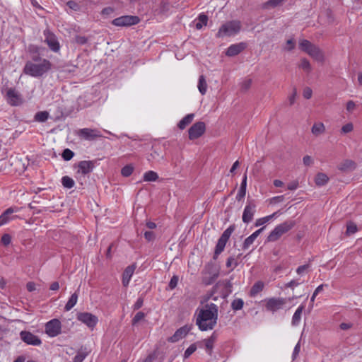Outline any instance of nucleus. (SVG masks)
Instances as JSON below:
<instances>
[{"mask_svg":"<svg viewBox=\"0 0 362 362\" xmlns=\"http://www.w3.org/2000/svg\"><path fill=\"white\" fill-rule=\"evenodd\" d=\"M218 306L213 303H207L199 310L196 324L202 331L213 329L217 323Z\"/></svg>","mask_w":362,"mask_h":362,"instance_id":"obj_1","label":"nucleus"},{"mask_svg":"<svg viewBox=\"0 0 362 362\" xmlns=\"http://www.w3.org/2000/svg\"><path fill=\"white\" fill-rule=\"evenodd\" d=\"M52 69V63L49 60H42V62L34 63L26 62L23 69V74L34 78H40Z\"/></svg>","mask_w":362,"mask_h":362,"instance_id":"obj_2","label":"nucleus"},{"mask_svg":"<svg viewBox=\"0 0 362 362\" xmlns=\"http://www.w3.org/2000/svg\"><path fill=\"white\" fill-rule=\"evenodd\" d=\"M295 225L296 222L293 220H287L277 225L267 236V241L275 242L278 240L284 234L291 230Z\"/></svg>","mask_w":362,"mask_h":362,"instance_id":"obj_3","label":"nucleus"},{"mask_svg":"<svg viewBox=\"0 0 362 362\" xmlns=\"http://www.w3.org/2000/svg\"><path fill=\"white\" fill-rule=\"evenodd\" d=\"M241 28L240 22L238 21H230L223 24L218 33L216 37H231L238 34Z\"/></svg>","mask_w":362,"mask_h":362,"instance_id":"obj_4","label":"nucleus"},{"mask_svg":"<svg viewBox=\"0 0 362 362\" xmlns=\"http://www.w3.org/2000/svg\"><path fill=\"white\" fill-rule=\"evenodd\" d=\"M235 228V226L231 225L223 231L216 245L214 259H217L218 256L224 250L225 246Z\"/></svg>","mask_w":362,"mask_h":362,"instance_id":"obj_5","label":"nucleus"},{"mask_svg":"<svg viewBox=\"0 0 362 362\" xmlns=\"http://www.w3.org/2000/svg\"><path fill=\"white\" fill-rule=\"evenodd\" d=\"M257 204L254 199H247L246 206L244 209L242 220L245 223L251 222L256 212Z\"/></svg>","mask_w":362,"mask_h":362,"instance_id":"obj_6","label":"nucleus"},{"mask_svg":"<svg viewBox=\"0 0 362 362\" xmlns=\"http://www.w3.org/2000/svg\"><path fill=\"white\" fill-rule=\"evenodd\" d=\"M62 324L58 319H52L45 324V333L50 337H54L61 333Z\"/></svg>","mask_w":362,"mask_h":362,"instance_id":"obj_7","label":"nucleus"},{"mask_svg":"<svg viewBox=\"0 0 362 362\" xmlns=\"http://www.w3.org/2000/svg\"><path fill=\"white\" fill-rule=\"evenodd\" d=\"M6 99L11 106H18L23 103L21 95L13 88L6 90Z\"/></svg>","mask_w":362,"mask_h":362,"instance_id":"obj_8","label":"nucleus"},{"mask_svg":"<svg viewBox=\"0 0 362 362\" xmlns=\"http://www.w3.org/2000/svg\"><path fill=\"white\" fill-rule=\"evenodd\" d=\"M44 36L45 42L48 45L49 48L52 51L57 52L60 49V45L56 35L49 30L47 29L44 30Z\"/></svg>","mask_w":362,"mask_h":362,"instance_id":"obj_9","label":"nucleus"},{"mask_svg":"<svg viewBox=\"0 0 362 362\" xmlns=\"http://www.w3.org/2000/svg\"><path fill=\"white\" fill-rule=\"evenodd\" d=\"M139 18L136 16H123L112 21L115 26H130L139 23Z\"/></svg>","mask_w":362,"mask_h":362,"instance_id":"obj_10","label":"nucleus"},{"mask_svg":"<svg viewBox=\"0 0 362 362\" xmlns=\"http://www.w3.org/2000/svg\"><path fill=\"white\" fill-rule=\"evenodd\" d=\"M206 125L203 122L194 123L188 130L189 139L194 140L198 139L205 132Z\"/></svg>","mask_w":362,"mask_h":362,"instance_id":"obj_11","label":"nucleus"},{"mask_svg":"<svg viewBox=\"0 0 362 362\" xmlns=\"http://www.w3.org/2000/svg\"><path fill=\"white\" fill-rule=\"evenodd\" d=\"M20 337L21 340L28 345L40 346L42 344L41 339L37 336L28 331H21Z\"/></svg>","mask_w":362,"mask_h":362,"instance_id":"obj_12","label":"nucleus"},{"mask_svg":"<svg viewBox=\"0 0 362 362\" xmlns=\"http://www.w3.org/2000/svg\"><path fill=\"white\" fill-rule=\"evenodd\" d=\"M77 320L86 325L88 327H94L98 322V317L90 313H80L77 315Z\"/></svg>","mask_w":362,"mask_h":362,"instance_id":"obj_13","label":"nucleus"},{"mask_svg":"<svg viewBox=\"0 0 362 362\" xmlns=\"http://www.w3.org/2000/svg\"><path fill=\"white\" fill-rule=\"evenodd\" d=\"M286 301L282 298H271L267 300L266 309L269 311L275 312L281 309Z\"/></svg>","mask_w":362,"mask_h":362,"instance_id":"obj_14","label":"nucleus"},{"mask_svg":"<svg viewBox=\"0 0 362 362\" xmlns=\"http://www.w3.org/2000/svg\"><path fill=\"white\" fill-rule=\"evenodd\" d=\"M78 135L86 140H93L97 137L101 136L100 132L95 129L83 128L78 132Z\"/></svg>","mask_w":362,"mask_h":362,"instance_id":"obj_15","label":"nucleus"},{"mask_svg":"<svg viewBox=\"0 0 362 362\" xmlns=\"http://www.w3.org/2000/svg\"><path fill=\"white\" fill-rule=\"evenodd\" d=\"M190 326H183L176 330L175 334L168 339V341L175 343L178 341L180 339L184 338L188 332L190 331Z\"/></svg>","mask_w":362,"mask_h":362,"instance_id":"obj_16","label":"nucleus"},{"mask_svg":"<svg viewBox=\"0 0 362 362\" xmlns=\"http://www.w3.org/2000/svg\"><path fill=\"white\" fill-rule=\"evenodd\" d=\"M95 167L94 160H82L78 163V170L83 175H86L91 173Z\"/></svg>","mask_w":362,"mask_h":362,"instance_id":"obj_17","label":"nucleus"},{"mask_svg":"<svg viewBox=\"0 0 362 362\" xmlns=\"http://www.w3.org/2000/svg\"><path fill=\"white\" fill-rule=\"evenodd\" d=\"M247 45L245 42H240L231 45L228 47L226 52V54L228 57H234L240 54L246 48Z\"/></svg>","mask_w":362,"mask_h":362,"instance_id":"obj_18","label":"nucleus"},{"mask_svg":"<svg viewBox=\"0 0 362 362\" xmlns=\"http://www.w3.org/2000/svg\"><path fill=\"white\" fill-rule=\"evenodd\" d=\"M217 338V335L215 332H214L211 336L202 341L199 343V346L202 347L204 346L206 351L209 353V355L211 354L212 349L214 348V344L216 341Z\"/></svg>","mask_w":362,"mask_h":362,"instance_id":"obj_19","label":"nucleus"},{"mask_svg":"<svg viewBox=\"0 0 362 362\" xmlns=\"http://www.w3.org/2000/svg\"><path fill=\"white\" fill-rule=\"evenodd\" d=\"M136 266L134 264H132L128 266L124 269L122 274V284L124 286L127 287L129 285V283L134 272Z\"/></svg>","mask_w":362,"mask_h":362,"instance_id":"obj_20","label":"nucleus"},{"mask_svg":"<svg viewBox=\"0 0 362 362\" xmlns=\"http://www.w3.org/2000/svg\"><path fill=\"white\" fill-rule=\"evenodd\" d=\"M308 54L318 62H323L325 59L323 52L320 49L319 47L316 46L314 44L312 48H310Z\"/></svg>","mask_w":362,"mask_h":362,"instance_id":"obj_21","label":"nucleus"},{"mask_svg":"<svg viewBox=\"0 0 362 362\" xmlns=\"http://www.w3.org/2000/svg\"><path fill=\"white\" fill-rule=\"evenodd\" d=\"M356 163L351 160H344L338 165V169L344 173L351 172L356 168Z\"/></svg>","mask_w":362,"mask_h":362,"instance_id":"obj_22","label":"nucleus"},{"mask_svg":"<svg viewBox=\"0 0 362 362\" xmlns=\"http://www.w3.org/2000/svg\"><path fill=\"white\" fill-rule=\"evenodd\" d=\"M89 351L86 347L81 346L77 351L76 355L73 359V362H83L86 357L88 355Z\"/></svg>","mask_w":362,"mask_h":362,"instance_id":"obj_23","label":"nucleus"},{"mask_svg":"<svg viewBox=\"0 0 362 362\" xmlns=\"http://www.w3.org/2000/svg\"><path fill=\"white\" fill-rule=\"evenodd\" d=\"M194 114L191 113L184 117L177 124V127L180 129H185L193 120Z\"/></svg>","mask_w":362,"mask_h":362,"instance_id":"obj_24","label":"nucleus"},{"mask_svg":"<svg viewBox=\"0 0 362 362\" xmlns=\"http://www.w3.org/2000/svg\"><path fill=\"white\" fill-rule=\"evenodd\" d=\"M329 181L328 176L322 173H318L315 179L316 185L321 187L325 185Z\"/></svg>","mask_w":362,"mask_h":362,"instance_id":"obj_25","label":"nucleus"},{"mask_svg":"<svg viewBox=\"0 0 362 362\" xmlns=\"http://www.w3.org/2000/svg\"><path fill=\"white\" fill-rule=\"evenodd\" d=\"M279 214V211H276V212L273 213L272 214L267 216L265 217L259 218L256 220L255 226L256 227L262 226L264 223L269 222L272 218L276 217Z\"/></svg>","mask_w":362,"mask_h":362,"instance_id":"obj_26","label":"nucleus"},{"mask_svg":"<svg viewBox=\"0 0 362 362\" xmlns=\"http://www.w3.org/2000/svg\"><path fill=\"white\" fill-rule=\"evenodd\" d=\"M303 309L304 306L300 305L294 313L291 322L293 326H296L299 324Z\"/></svg>","mask_w":362,"mask_h":362,"instance_id":"obj_27","label":"nucleus"},{"mask_svg":"<svg viewBox=\"0 0 362 362\" xmlns=\"http://www.w3.org/2000/svg\"><path fill=\"white\" fill-rule=\"evenodd\" d=\"M264 283L261 281H257L252 286L250 293L251 296H255L257 293L261 292L264 288Z\"/></svg>","mask_w":362,"mask_h":362,"instance_id":"obj_28","label":"nucleus"},{"mask_svg":"<svg viewBox=\"0 0 362 362\" xmlns=\"http://www.w3.org/2000/svg\"><path fill=\"white\" fill-rule=\"evenodd\" d=\"M78 295L77 293V291H76L71 296L68 302L65 305V307H64L65 310H66V311L70 310L76 304L77 300H78Z\"/></svg>","mask_w":362,"mask_h":362,"instance_id":"obj_29","label":"nucleus"},{"mask_svg":"<svg viewBox=\"0 0 362 362\" xmlns=\"http://www.w3.org/2000/svg\"><path fill=\"white\" fill-rule=\"evenodd\" d=\"M312 133L315 136H319L325 132V127L323 123H315L312 127Z\"/></svg>","mask_w":362,"mask_h":362,"instance_id":"obj_30","label":"nucleus"},{"mask_svg":"<svg viewBox=\"0 0 362 362\" xmlns=\"http://www.w3.org/2000/svg\"><path fill=\"white\" fill-rule=\"evenodd\" d=\"M199 91L202 95H204L207 90V83L205 77L203 75L199 76L197 85Z\"/></svg>","mask_w":362,"mask_h":362,"instance_id":"obj_31","label":"nucleus"},{"mask_svg":"<svg viewBox=\"0 0 362 362\" xmlns=\"http://www.w3.org/2000/svg\"><path fill=\"white\" fill-rule=\"evenodd\" d=\"M313 45V43H312L311 42H310L308 40L303 39L299 41V48L303 52H305L306 54H308L309 52V51H310V48H312Z\"/></svg>","mask_w":362,"mask_h":362,"instance_id":"obj_32","label":"nucleus"},{"mask_svg":"<svg viewBox=\"0 0 362 362\" xmlns=\"http://www.w3.org/2000/svg\"><path fill=\"white\" fill-rule=\"evenodd\" d=\"M13 208H8L0 216V226L8 223L9 216L13 214Z\"/></svg>","mask_w":362,"mask_h":362,"instance_id":"obj_33","label":"nucleus"},{"mask_svg":"<svg viewBox=\"0 0 362 362\" xmlns=\"http://www.w3.org/2000/svg\"><path fill=\"white\" fill-rule=\"evenodd\" d=\"M158 179V174L152 170L147 171L144 175V180L146 182H153Z\"/></svg>","mask_w":362,"mask_h":362,"instance_id":"obj_34","label":"nucleus"},{"mask_svg":"<svg viewBox=\"0 0 362 362\" xmlns=\"http://www.w3.org/2000/svg\"><path fill=\"white\" fill-rule=\"evenodd\" d=\"M49 117V112L47 111L37 112L35 115V120L40 122H45Z\"/></svg>","mask_w":362,"mask_h":362,"instance_id":"obj_35","label":"nucleus"},{"mask_svg":"<svg viewBox=\"0 0 362 362\" xmlns=\"http://www.w3.org/2000/svg\"><path fill=\"white\" fill-rule=\"evenodd\" d=\"M62 184L65 188L71 189L74 186L75 182H74V180L71 177L66 175V176L62 177Z\"/></svg>","mask_w":362,"mask_h":362,"instance_id":"obj_36","label":"nucleus"},{"mask_svg":"<svg viewBox=\"0 0 362 362\" xmlns=\"http://www.w3.org/2000/svg\"><path fill=\"white\" fill-rule=\"evenodd\" d=\"M218 276V272L217 271H215L212 274H211L209 276H204L203 278L202 282L206 285H211L212 284L216 279Z\"/></svg>","mask_w":362,"mask_h":362,"instance_id":"obj_37","label":"nucleus"},{"mask_svg":"<svg viewBox=\"0 0 362 362\" xmlns=\"http://www.w3.org/2000/svg\"><path fill=\"white\" fill-rule=\"evenodd\" d=\"M33 52V54L31 57V60H29L28 62H33L34 63H40L42 62V60H47V59L42 58L40 54H38V48L37 47H35L32 50Z\"/></svg>","mask_w":362,"mask_h":362,"instance_id":"obj_38","label":"nucleus"},{"mask_svg":"<svg viewBox=\"0 0 362 362\" xmlns=\"http://www.w3.org/2000/svg\"><path fill=\"white\" fill-rule=\"evenodd\" d=\"M299 67L308 73L310 72L312 70L310 63L305 58H303L300 59V63L299 64Z\"/></svg>","mask_w":362,"mask_h":362,"instance_id":"obj_39","label":"nucleus"},{"mask_svg":"<svg viewBox=\"0 0 362 362\" xmlns=\"http://www.w3.org/2000/svg\"><path fill=\"white\" fill-rule=\"evenodd\" d=\"M286 1V0H269L264 4V7L267 8H275L281 6Z\"/></svg>","mask_w":362,"mask_h":362,"instance_id":"obj_40","label":"nucleus"},{"mask_svg":"<svg viewBox=\"0 0 362 362\" xmlns=\"http://www.w3.org/2000/svg\"><path fill=\"white\" fill-rule=\"evenodd\" d=\"M199 22L196 24V28L199 30L203 25H206L208 21V17L206 15L200 14L198 18Z\"/></svg>","mask_w":362,"mask_h":362,"instance_id":"obj_41","label":"nucleus"},{"mask_svg":"<svg viewBox=\"0 0 362 362\" xmlns=\"http://www.w3.org/2000/svg\"><path fill=\"white\" fill-rule=\"evenodd\" d=\"M244 302L241 298H236L233 300L231 308L233 310H241L243 307Z\"/></svg>","mask_w":362,"mask_h":362,"instance_id":"obj_42","label":"nucleus"},{"mask_svg":"<svg viewBox=\"0 0 362 362\" xmlns=\"http://www.w3.org/2000/svg\"><path fill=\"white\" fill-rule=\"evenodd\" d=\"M145 317H146V314L144 312H141V311L138 312L132 320V325H136L140 321L143 320Z\"/></svg>","mask_w":362,"mask_h":362,"instance_id":"obj_43","label":"nucleus"},{"mask_svg":"<svg viewBox=\"0 0 362 362\" xmlns=\"http://www.w3.org/2000/svg\"><path fill=\"white\" fill-rule=\"evenodd\" d=\"M74 156V153L69 148H66L63 151L62 156L64 160H70Z\"/></svg>","mask_w":362,"mask_h":362,"instance_id":"obj_44","label":"nucleus"},{"mask_svg":"<svg viewBox=\"0 0 362 362\" xmlns=\"http://www.w3.org/2000/svg\"><path fill=\"white\" fill-rule=\"evenodd\" d=\"M357 231V226L355 223L349 222L346 226V235H350L355 233Z\"/></svg>","mask_w":362,"mask_h":362,"instance_id":"obj_45","label":"nucleus"},{"mask_svg":"<svg viewBox=\"0 0 362 362\" xmlns=\"http://www.w3.org/2000/svg\"><path fill=\"white\" fill-rule=\"evenodd\" d=\"M134 168L131 165H126L122 168L121 173L124 177H129L133 173Z\"/></svg>","mask_w":362,"mask_h":362,"instance_id":"obj_46","label":"nucleus"},{"mask_svg":"<svg viewBox=\"0 0 362 362\" xmlns=\"http://www.w3.org/2000/svg\"><path fill=\"white\" fill-rule=\"evenodd\" d=\"M197 350V346L195 344H191L185 351V358L189 357Z\"/></svg>","mask_w":362,"mask_h":362,"instance_id":"obj_47","label":"nucleus"},{"mask_svg":"<svg viewBox=\"0 0 362 362\" xmlns=\"http://www.w3.org/2000/svg\"><path fill=\"white\" fill-rule=\"evenodd\" d=\"M255 238H252V236L250 235L249 237H247L243 242V249L247 250L249 248V247L254 243Z\"/></svg>","mask_w":362,"mask_h":362,"instance_id":"obj_48","label":"nucleus"},{"mask_svg":"<svg viewBox=\"0 0 362 362\" xmlns=\"http://www.w3.org/2000/svg\"><path fill=\"white\" fill-rule=\"evenodd\" d=\"M252 79H250V78L244 80L241 83V90L243 91H247L250 88V86L252 85Z\"/></svg>","mask_w":362,"mask_h":362,"instance_id":"obj_49","label":"nucleus"},{"mask_svg":"<svg viewBox=\"0 0 362 362\" xmlns=\"http://www.w3.org/2000/svg\"><path fill=\"white\" fill-rule=\"evenodd\" d=\"M238 265V262L233 257H230L227 259L226 261V267L228 268L232 267V269H234Z\"/></svg>","mask_w":362,"mask_h":362,"instance_id":"obj_50","label":"nucleus"},{"mask_svg":"<svg viewBox=\"0 0 362 362\" xmlns=\"http://www.w3.org/2000/svg\"><path fill=\"white\" fill-rule=\"evenodd\" d=\"M178 280H179L178 276H176V275H174L171 278V279H170V281L169 282V284H168V287H169V288L170 290L174 289L177 286V283H178Z\"/></svg>","mask_w":362,"mask_h":362,"instance_id":"obj_51","label":"nucleus"},{"mask_svg":"<svg viewBox=\"0 0 362 362\" xmlns=\"http://www.w3.org/2000/svg\"><path fill=\"white\" fill-rule=\"evenodd\" d=\"M11 242V236L9 234H4L1 237V243L4 245L7 246Z\"/></svg>","mask_w":362,"mask_h":362,"instance_id":"obj_52","label":"nucleus"},{"mask_svg":"<svg viewBox=\"0 0 362 362\" xmlns=\"http://www.w3.org/2000/svg\"><path fill=\"white\" fill-rule=\"evenodd\" d=\"M217 285L213 287L210 293H209L206 298V300H208L209 299H212L214 301H216L218 300V296H215L214 293H216Z\"/></svg>","mask_w":362,"mask_h":362,"instance_id":"obj_53","label":"nucleus"},{"mask_svg":"<svg viewBox=\"0 0 362 362\" xmlns=\"http://www.w3.org/2000/svg\"><path fill=\"white\" fill-rule=\"evenodd\" d=\"M66 5L69 6V8L76 11L80 9V6L76 2L72 0L69 1L66 3Z\"/></svg>","mask_w":362,"mask_h":362,"instance_id":"obj_54","label":"nucleus"},{"mask_svg":"<svg viewBox=\"0 0 362 362\" xmlns=\"http://www.w3.org/2000/svg\"><path fill=\"white\" fill-rule=\"evenodd\" d=\"M143 304L144 298L142 297H139L133 305L134 310H137L140 309L143 306Z\"/></svg>","mask_w":362,"mask_h":362,"instance_id":"obj_55","label":"nucleus"},{"mask_svg":"<svg viewBox=\"0 0 362 362\" xmlns=\"http://www.w3.org/2000/svg\"><path fill=\"white\" fill-rule=\"evenodd\" d=\"M144 238L147 241L150 242L154 240L156 235L152 231H146L144 233Z\"/></svg>","mask_w":362,"mask_h":362,"instance_id":"obj_56","label":"nucleus"},{"mask_svg":"<svg viewBox=\"0 0 362 362\" xmlns=\"http://www.w3.org/2000/svg\"><path fill=\"white\" fill-rule=\"evenodd\" d=\"M309 267H310V264H309L301 265V266H300V267H298L297 268L296 272H297L298 274L301 275L305 272H306L308 269Z\"/></svg>","mask_w":362,"mask_h":362,"instance_id":"obj_57","label":"nucleus"},{"mask_svg":"<svg viewBox=\"0 0 362 362\" xmlns=\"http://www.w3.org/2000/svg\"><path fill=\"white\" fill-rule=\"evenodd\" d=\"M287 47L285 49L288 51H291L294 49L296 42L293 39H289L286 41Z\"/></svg>","mask_w":362,"mask_h":362,"instance_id":"obj_58","label":"nucleus"},{"mask_svg":"<svg viewBox=\"0 0 362 362\" xmlns=\"http://www.w3.org/2000/svg\"><path fill=\"white\" fill-rule=\"evenodd\" d=\"M354 129V126L351 123H348L344 125L341 128V132L344 133L351 132Z\"/></svg>","mask_w":362,"mask_h":362,"instance_id":"obj_59","label":"nucleus"},{"mask_svg":"<svg viewBox=\"0 0 362 362\" xmlns=\"http://www.w3.org/2000/svg\"><path fill=\"white\" fill-rule=\"evenodd\" d=\"M313 91L309 87H306L303 90V97L310 99L312 97Z\"/></svg>","mask_w":362,"mask_h":362,"instance_id":"obj_60","label":"nucleus"},{"mask_svg":"<svg viewBox=\"0 0 362 362\" xmlns=\"http://www.w3.org/2000/svg\"><path fill=\"white\" fill-rule=\"evenodd\" d=\"M356 107V104L353 100H349L346 103V110L349 112H352Z\"/></svg>","mask_w":362,"mask_h":362,"instance_id":"obj_61","label":"nucleus"},{"mask_svg":"<svg viewBox=\"0 0 362 362\" xmlns=\"http://www.w3.org/2000/svg\"><path fill=\"white\" fill-rule=\"evenodd\" d=\"M300 342H298L296 345V346L294 347V349H293V355H292L293 360H295L296 358V357L298 356V354L300 352Z\"/></svg>","mask_w":362,"mask_h":362,"instance_id":"obj_62","label":"nucleus"},{"mask_svg":"<svg viewBox=\"0 0 362 362\" xmlns=\"http://www.w3.org/2000/svg\"><path fill=\"white\" fill-rule=\"evenodd\" d=\"M113 12H114V8L109 6V7L104 8L101 11V13L105 16H109V15H111L112 13H113Z\"/></svg>","mask_w":362,"mask_h":362,"instance_id":"obj_63","label":"nucleus"},{"mask_svg":"<svg viewBox=\"0 0 362 362\" xmlns=\"http://www.w3.org/2000/svg\"><path fill=\"white\" fill-rule=\"evenodd\" d=\"M303 164L306 166H309L313 164V160L310 156H305L303 158Z\"/></svg>","mask_w":362,"mask_h":362,"instance_id":"obj_64","label":"nucleus"}]
</instances>
